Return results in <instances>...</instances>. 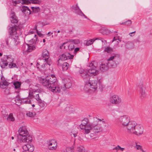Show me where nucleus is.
<instances>
[{"label": "nucleus", "instance_id": "obj_1", "mask_svg": "<svg viewBox=\"0 0 152 152\" xmlns=\"http://www.w3.org/2000/svg\"><path fill=\"white\" fill-rule=\"evenodd\" d=\"M96 120H94L93 123H89L88 119H85L84 121L86 122L83 123V125L80 126V127L83 129L82 132L85 134H88L91 132V134H95L99 133L102 131V127L98 124V122L102 121L103 123H104V121H102L101 119L96 118Z\"/></svg>", "mask_w": 152, "mask_h": 152}, {"label": "nucleus", "instance_id": "obj_2", "mask_svg": "<svg viewBox=\"0 0 152 152\" xmlns=\"http://www.w3.org/2000/svg\"><path fill=\"white\" fill-rule=\"evenodd\" d=\"M56 80V78L54 75H49L45 78H39L40 83L54 93H58L61 91L60 87L57 85Z\"/></svg>", "mask_w": 152, "mask_h": 152}, {"label": "nucleus", "instance_id": "obj_3", "mask_svg": "<svg viewBox=\"0 0 152 152\" xmlns=\"http://www.w3.org/2000/svg\"><path fill=\"white\" fill-rule=\"evenodd\" d=\"M10 18L11 23L14 24L15 26H12L10 28L9 33L10 36L5 39V42L7 46L9 45L8 42L10 39L15 40V38L18 37L17 31L19 25L18 23L19 20L14 12L12 11L10 15Z\"/></svg>", "mask_w": 152, "mask_h": 152}, {"label": "nucleus", "instance_id": "obj_4", "mask_svg": "<svg viewBox=\"0 0 152 152\" xmlns=\"http://www.w3.org/2000/svg\"><path fill=\"white\" fill-rule=\"evenodd\" d=\"M19 135L17 136L18 142L30 143L32 141V138L29 134L28 132L25 127H20L18 131Z\"/></svg>", "mask_w": 152, "mask_h": 152}, {"label": "nucleus", "instance_id": "obj_5", "mask_svg": "<svg viewBox=\"0 0 152 152\" xmlns=\"http://www.w3.org/2000/svg\"><path fill=\"white\" fill-rule=\"evenodd\" d=\"M119 59L116 55L112 56L108 58L107 62H102L100 65V70L103 72L107 71L108 69V64L113 67H116L119 64Z\"/></svg>", "mask_w": 152, "mask_h": 152}, {"label": "nucleus", "instance_id": "obj_6", "mask_svg": "<svg viewBox=\"0 0 152 152\" xmlns=\"http://www.w3.org/2000/svg\"><path fill=\"white\" fill-rule=\"evenodd\" d=\"M131 125V126H129L128 130L127 131L128 133L135 134L137 135H140L142 134L143 128L142 126L137 124L134 122Z\"/></svg>", "mask_w": 152, "mask_h": 152}, {"label": "nucleus", "instance_id": "obj_7", "mask_svg": "<svg viewBox=\"0 0 152 152\" xmlns=\"http://www.w3.org/2000/svg\"><path fill=\"white\" fill-rule=\"evenodd\" d=\"M98 83L97 80H91L90 79L85 82L84 87V90L86 91L89 92L90 91H96L97 88Z\"/></svg>", "mask_w": 152, "mask_h": 152}, {"label": "nucleus", "instance_id": "obj_8", "mask_svg": "<svg viewBox=\"0 0 152 152\" xmlns=\"http://www.w3.org/2000/svg\"><path fill=\"white\" fill-rule=\"evenodd\" d=\"M119 122L123 127H126L127 131L128 130L129 126H131L134 121H130L129 118L127 115H125L121 116L118 119Z\"/></svg>", "mask_w": 152, "mask_h": 152}, {"label": "nucleus", "instance_id": "obj_9", "mask_svg": "<svg viewBox=\"0 0 152 152\" xmlns=\"http://www.w3.org/2000/svg\"><path fill=\"white\" fill-rule=\"evenodd\" d=\"M74 56L70 54L68 52H65L60 56L59 58L58 61V66H61V64L60 63L61 61H63L66 60L72 59Z\"/></svg>", "mask_w": 152, "mask_h": 152}, {"label": "nucleus", "instance_id": "obj_10", "mask_svg": "<svg viewBox=\"0 0 152 152\" xmlns=\"http://www.w3.org/2000/svg\"><path fill=\"white\" fill-rule=\"evenodd\" d=\"M94 61H92L88 66L90 68L88 69L87 71L90 76H94L99 73V71L96 69V67L94 65Z\"/></svg>", "mask_w": 152, "mask_h": 152}, {"label": "nucleus", "instance_id": "obj_11", "mask_svg": "<svg viewBox=\"0 0 152 152\" xmlns=\"http://www.w3.org/2000/svg\"><path fill=\"white\" fill-rule=\"evenodd\" d=\"M42 58L44 60L47 64L50 66L52 64L51 59L50 58L49 51L46 49H44L42 53Z\"/></svg>", "mask_w": 152, "mask_h": 152}, {"label": "nucleus", "instance_id": "obj_12", "mask_svg": "<svg viewBox=\"0 0 152 152\" xmlns=\"http://www.w3.org/2000/svg\"><path fill=\"white\" fill-rule=\"evenodd\" d=\"M137 85L140 88L139 91H140V98L141 99H142L144 98L146 96L144 87L143 86V80H140L139 83H137Z\"/></svg>", "mask_w": 152, "mask_h": 152}, {"label": "nucleus", "instance_id": "obj_13", "mask_svg": "<svg viewBox=\"0 0 152 152\" xmlns=\"http://www.w3.org/2000/svg\"><path fill=\"white\" fill-rule=\"evenodd\" d=\"M121 98L118 96L114 95L110 98V101L112 104H119L121 102Z\"/></svg>", "mask_w": 152, "mask_h": 152}, {"label": "nucleus", "instance_id": "obj_14", "mask_svg": "<svg viewBox=\"0 0 152 152\" xmlns=\"http://www.w3.org/2000/svg\"><path fill=\"white\" fill-rule=\"evenodd\" d=\"M79 72L85 83L89 80L90 76L88 72H87L86 71L81 69H80Z\"/></svg>", "mask_w": 152, "mask_h": 152}, {"label": "nucleus", "instance_id": "obj_15", "mask_svg": "<svg viewBox=\"0 0 152 152\" xmlns=\"http://www.w3.org/2000/svg\"><path fill=\"white\" fill-rule=\"evenodd\" d=\"M22 48L23 51L28 52H30L35 49V47L30 46L28 44L26 43L23 44Z\"/></svg>", "mask_w": 152, "mask_h": 152}, {"label": "nucleus", "instance_id": "obj_16", "mask_svg": "<svg viewBox=\"0 0 152 152\" xmlns=\"http://www.w3.org/2000/svg\"><path fill=\"white\" fill-rule=\"evenodd\" d=\"M57 143L54 140H52L48 143V148L50 150H55L57 148Z\"/></svg>", "mask_w": 152, "mask_h": 152}, {"label": "nucleus", "instance_id": "obj_17", "mask_svg": "<svg viewBox=\"0 0 152 152\" xmlns=\"http://www.w3.org/2000/svg\"><path fill=\"white\" fill-rule=\"evenodd\" d=\"M21 10L22 12L23 13L26 15H28L30 14H31V12H32L31 11V10L27 6H22Z\"/></svg>", "mask_w": 152, "mask_h": 152}, {"label": "nucleus", "instance_id": "obj_18", "mask_svg": "<svg viewBox=\"0 0 152 152\" xmlns=\"http://www.w3.org/2000/svg\"><path fill=\"white\" fill-rule=\"evenodd\" d=\"M72 86V84L69 80L66 83L64 84L63 86H61V88L64 91L66 90V88H70Z\"/></svg>", "mask_w": 152, "mask_h": 152}, {"label": "nucleus", "instance_id": "obj_19", "mask_svg": "<svg viewBox=\"0 0 152 152\" xmlns=\"http://www.w3.org/2000/svg\"><path fill=\"white\" fill-rule=\"evenodd\" d=\"M18 100H19L23 104H31V102L30 99L29 98H22L20 99H18Z\"/></svg>", "mask_w": 152, "mask_h": 152}, {"label": "nucleus", "instance_id": "obj_20", "mask_svg": "<svg viewBox=\"0 0 152 152\" xmlns=\"http://www.w3.org/2000/svg\"><path fill=\"white\" fill-rule=\"evenodd\" d=\"M36 36L37 35L36 34H35L34 36V38L35 39H32L29 41V44H28L30 46H32L34 47H35V45L36 44V41H37V39Z\"/></svg>", "mask_w": 152, "mask_h": 152}, {"label": "nucleus", "instance_id": "obj_21", "mask_svg": "<svg viewBox=\"0 0 152 152\" xmlns=\"http://www.w3.org/2000/svg\"><path fill=\"white\" fill-rule=\"evenodd\" d=\"M38 102V104L39 106V108L40 110H43L45 107V104L44 102L42 100H40Z\"/></svg>", "mask_w": 152, "mask_h": 152}, {"label": "nucleus", "instance_id": "obj_22", "mask_svg": "<svg viewBox=\"0 0 152 152\" xmlns=\"http://www.w3.org/2000/svg\"><path fill=\"white\" fill-rule=\"evenodd\" d=\"M73 9L74 10V12L76 14L80 15H81L82 14H83V12L80 9L79 7H74Z\"/></svg>", "mask_w": 152, "mask_h": 152}, {"label": "nucleus", "instance_id": "obj_23", "mask_svg": "<svg viewBox=\"0 0 152 152\" xmlns=\"http://www.w3.org/2000/svg\"><path fill=\"white\" fill-rule=\"evenodd\" d=\"M8 64L6 60H4L1 59V62L0 63V66L2 68H4L6 66H7Z\"/></svg>", "mask_w": 152, "mask_h": 152}, {"label": "nucleus", "instance_id": "obj_24", "mask_svg": "<svg viewBox=\"0 0 152 152\" xmlns=\"http://www.w3.org/2000/svg\"><path fill=\"white\" fill-rule=\"evenodd\" d=\"M61 66L63 71H64L68 69L69 64L67 62H64Z\"/></svg>", "mask_w": 152, "mask_h": 152}, {"label": "nucleus", "instance_id": "obj_25", "mask_svg": "<svg viewBox=\"0 0 152 152\" xmlns=\"http://www.w3.org/2000/svg\"><path fill=\"white\" fill-rule=\"evenodd\" d=\"M31 9L32 10L33 12L34 13H38L40 12V9L39 7H31Z\"/></svg>", "mask_w": 152, "mask_h": 152}, {"label": "nucleus", "instance_id": "obj_26", "mask_svg": "<svg viewBox=\"0 0 152 152\" xmlns=\"http://www.w3.org/2000/svg\"><path fill=\"white\" fill-rule=\"evenodd\" d=\"M3 81L2 84H0V86L1 88H5L8 85V82L5 80Z\"/></svg>", "mask_w": 152, "mask_h": 152}, {"label": "nucleus", "instance_id": "obj_27", "mask_svg": "<svg viewBox=\"0 0 152 152\" xmlns=\"http://www.w3.org/2000/svg\"><path fill=\"white\" fill-rule=\"evenodd\" d=\"M36 115V113L34 112H31L30 111H27L26 113V115L29 117H34Z\"/></svg>", "mask_w": 152, "mask_h": 152}, {"label": "nucleus", "instance_id": "obj_28", "mask_svg": "<svg viewBox=\"0 0 152 152\" xmlns=\"http://www.w3.org/2000/svg\"><path fill=\"white\" fill-rule=\"evenodd\" d=\"M21 85V83L19 81H16L14 83V85L16 89L19 88Z\"/></svg>", "mask_w": 152, "mask_h": 152}, {"label": "nucleus", "instance_id": "obj_29", "mask_svg": "<svg viewBox=\"0 0 152 152\" xmlns=\"http://www.w3.org/2000/svg\"><path fill=\"white\" fill-rule=\"evenodd\" d=\"M96 39H100L98 38H96L94 40V39H91L88 40L86 42V45L87 46H89L91 44H93V42L95 41V40Z\"/></svg>", "mask_w": 152, "mask_h": 152}, {"label": "nucleus", "instance_id": "obj_30", "mask_svg": "<svg viewBox=\"0 0 152 152\" xmlns=\"http://www.w3.org/2000/svg\"><path fill=\"white\" fill-rule=\"evenodd\" d=\"M121 38L119 36H118V34H116L113 37V40L112 41V42L116 40H118L120 42H121Z\"/></svg>", "mask_w": 152, "mask_h": 152}, {"label": "nucleus", "instance_id": "obj_31", "mask_svg": "<svg viewBox=\"0 0 152 152\" xmlns=\"http://www.w3.org/2000/svg\"><path fill=\"white\" fill-rule=\"evenodd\" d=\"M29 146L27 147V148L28 149L27 151L28 152H32L34 150V147L32 145L29 144Z\"/></svg>", "mask_w": 152, "mask_h": 152}, {"label": "nucleus", "instance_id": "obj_32", "mask_svg": "<svg viewBox=\"0 0 152 152\" xmlns=\"http://www.w3.org/2000/svg\"><path fill=\"white\" fill-rule=\"evenodd\" d=\"M7 119L8 120H10L12 121H15V118L13 116L12 113H11L9 114L7 118Z\"/></svg>", "mask_w": 152, "mask_h": 152}, {"label": "nucleus", "instance_id": "obj_33", "mask_svg": "<svg viewBox=\"0 0 152 152\" xmlns=\"http://www.w3.org/2000/svg\"><path fill=\"white\" fill-rule=\"evenodd\" d=\"M9 66L10 68H12L14 67H16L17 68H18L16 64L13 63L9 64Z\"/></svg>", "mask_w": 152, "mask_h": 152}, {"label": "nucleus", "instance_id": "obj_34", "mask_svg": "<svg viewBox=\"0 0 152 152\" xmlns=\"http://www.w3.org/2000/svg\"><path fill=\"white\" fill-rule=\"evenodd\" d=\"M12 2L14 4V5L20 3L21 0H11Z\"/></svg>", "mask_w": 152, "mask_h": 152}, {"label": "nucleus", "instance_id": "obj_35", "mask_svg": "<svg viewBox=\"0 0 152 152\" xmlns=\"http://www.w3.org/2000/svg\"><path fill=\"white\" fill-rule=\"evenodd\" d=\"M68 49L69 50H72L74 49L75 46L73 43L70 44L68 46Z\"/></svg>", "mask_w": 152, "mask_h": 152}, {"label": "nucleus", "instance_id": "obj_36", "mask_svg": "<svg viewBox=\"0 0 152 152\" xmlns=\"http://www.w3.org/2000/svg\"><path fill=\"white\" fill-rule=\"evenodd\" d=\"M32 4H39L41 2V1L39 0H31Z\"/></svg>", "mask_w": 152, "mask_h": 152}, {"label": "nucleus", "instance_id": "obj_37", "mask_svg": "<svg viewBox=\"0 0 152 152\" xmlns=\"http://www.w3.org/2000/svg\"><path fill=\"white\" fill-rule=\"evenodd\" d=\"M112 49L110 47H107L104 49V51L107 53H110L112 51Z\"/></svg>", "mask_w": 152, "mask_h": 152}, {"label": "nucleus", "instance_id": "obj_38", "mask_svg": "<svg viewBox=\"0 0 152 152\" xmlns=\"http://www.w3.org/2000/svg\"><path fill=\"white\" fill-rule=\"evenodd\" d=\"M69 41L71 42L74 43L75 44H78L80 43V41L78 39H70Z\"/></svg>", "mask_w": 152, "mask_h": 152}, {"label": "nucleus", "instance_id": "obj_39", "mask_svg": "<svg viewBox=\"0 0 152 152\" xmlns=\"http://www.w3.org/2000/svg\"><path fill=\"white\" fill-rule=\"evenodd\" d=\"M117 111L119 113H123L124 111V107L120 106L117 109Z\"/></svg>", "mask_w": 152, "mask_h": 152}, {"label": "nucleus", "instance_id": "obj_40", "mask_svg": "<svg viewBox=\"0 0 152 152\" xmlns=\"http://www.w3.org/2000/svg\"><path fill=\"white\" fill-rule=\"evenodd\" d=\"M34 98L36 99L38 102L40 100H41L39 96V94H36L35 96H34Z\"/></svg>", "mask_w": 152, "mask_h": 152}, {"label": "nucleus", "instance_id": "obj_41", "mask_svg": "<svg viewBox=\"0 0 152 152\" xmlns=\"http://www.w3.org/2000/svg\"><path fill=\"white\" fill-rule=\"evenodd\" d=\"M29 146V144H27L22 146V148L24 151H27L28 150L27 148Z\"/></svg>", "mask_w": 152, "mask_h": 152}, {"label": "nucleus", "instance_id": "obj_42", "mask_svg": "<svg viewBox=\"0 0 152 152\" xmlns=\"http://www.w3.org/2000/svg\"><path fill=\"white\" fill-rule=\"evenodd\" d=\"M22 2L21 3L22 4H28L30 3V1L28 0H22Z\"/></svg>", "mask_w": 152, "mask_h": 152}, {"label": "nucleus", "instance_id": "obj_43", "mask_svg": "<svg viewBox=\"0 0 152 152\" xmlns=\"http://www.w3.org/2000/svg\"><path fill=\"white\" fill-rule=\"evenodd\" d=\"M132 21L131 20H129L126 22H124V23H125V24L127 26H129L132 24Z\"/></svg>", "mask_w": 152, "mask_h": 152}, {"label": "nucleus", "instance_id": "obj_44", "mask_svg": "<svg viewBox=\"0 0 152 152\" xmlns=\"http://www.w3.org/2000/svg\"><path fill=\"white\" fill-rule=\"evenodd\" d=\"M66 152H72V149L70 147H67L66 148Z\"/></svg>", "mask_w": 152, "mask_h": 152}, {"label": "nucleus", "instance_id": "obj_45", "mask_svg": "<svg viewBox=\"0 0 152 152\" xmlns=\"http://www.w3.org/2000/svg\"><path fill=\"white\" fill-rule=\"evenodd\" d=\"M120 146L119 145H118L116 147L114 148L113 149V150H116L117 151L120 150Z\"/></svg>", "mask_w": 152, "mask_h": 152}, {"label": "nucleus", "instance_id": "obj_46", "mask_svg": "<svg viewBox=\"0 0 152 152\" xmlns=\"http://www.w3.org/2000/svg\"><path fill=\"white\" fill-rule=\"evenodd\" d=\"M37 33L38 35L39 36V37H43V35H44L42 34L41 33H40V32H38V31H37Z\"/></svg>", "mask_w": 152, "mask_h": 152}, {"label": "nucleus", "instance_id": "obj_47", "mask_svg": "<svg viewBox=\"0 0 152 152\" xmlns=\"http://www.w3.org/2000/svg\"><path fill=\"white\" fill-rule=\"evenodd\" d=\"M80 48H75L74 50V53L76 54V53L79 50Z\"/></svg>", "mask_w": 152, "mask_h": 152}, {"label": "nucleus", "instance_id": "obj_48", "mask_svg": "<svg viewBox=\"0 0 152 152\" xmlns=\"http://www.w3.org/2000/svg\"><path fill=\"white\" fill-rule=\"evenodd\" d=\"M136 32V31H135L134 32L129 33V35L131 37H133L134 35V33Z\"/></svg>", "mask_w": 152, "mask_h": 152}, {"label": "nucleus", "instance_id": "obj_49", "mask_svg": "<svg viewBox=\"0 0 152 152\" xmlns=\"http://www.w3.org/2000/svg\"><path fill=\"white\" fill-rule=\"evenodd\" d=\"M85 119H88V118H84V119H83V120L82 121V123L80 125V128L81 129H82L83 130V129H82L81 128V127H80V126L81 125H83V122H84V123H86V121H84V120H85Z\"/></svg>", "mask_w": 152, "mask_h": 152}, {"label": "nucleus", "instance_id": "obj_50", "mask_svg": "<svg viewBox=\"0 0 152 152\" xmlns=\"http://www.w3.org/2000/svg\"><path fill=\"white\" fill-rule=\"evenodd\" d=\"M136 147L137 149L138 150H139V149L140 150L141 149V148H142V147H141L140 145H136Z\"/></svg>", "mask_w": 152, "mask_h": 152}, {"label": "nucleus", "instance_id": "obj_51", "mask_svg": "<svg viewBox=\"0 0 152 152\" xmlns=\"http://www.w3.org/2000/svg\"><path fill=\"white\" fill-rule=\"evenodd\" d=\"M66 43H67V42H64V43H63V44H62V45L60 46V48L61 49H62V47H63V45H65V44H66Z\"/></svg>", "mask_w": 152, "mask_h": 152}, {"label": "nucleus", "instance_id": "obj_52", "mask_svg": "<svg viewBox=\"0 0 152 152\" xmlns=\"http://www.w3.org/2000/svg\"><path fill=\"white\" fill-rule=\"evenodd\" d=\"M1 80L3 81H4V80H5V77H4V76L3 75H2L1 76Z\"/></svg>", "mask_w": 152, "mask_h": 152}, {"label": "nucleus", "instance_id": "obj_53", "mask_svg": "<svg viewBox=\"0 0 152 152\" xmlns=\"http://www.w3.org/2000/svg\"><path fill=\"white\" fill-rule=\"evenodd\" d=\"M48 64H47V63L46 62V63L44 64H42V68H44V67H45V66L46 65H47Z\"/></svg>", "mask_w": 152, "mask_h": 152}, {"label": "nucleus", "instance_id": "obj_54", "mask_svg": "<svg viewBox=\"0 0 152 152\" xmlns=\"http://www.w3.org/2000/svg\"><path fill=\"white\" fill-rule=\"evenodd\" d=\"M72 7V9H73V8H74V7H79L78 6V4L77 3V4H76L75 6H73Z\"/></svg>", "mask_w": 152, "mask_h": 152}, {"label": "nucleus", "instance_id": "obj_55", "mask_svg": "<svg viewBox=\"0 0 152 152\" xmlns=\"http://www.w3.org/2000/svg\"><path fill=\"white\" fill-rule=\"evenodd\" d=\"M82 16H84V17L86 18V19H89L88 18H87V17L83 13V14H82L81 15Z\"/></svg>", "mask_w": 152, "mask_h": 152}, {"label": "nucleus", "instance_id": "obj_56", "mask_svg": "<svg viewBox=\"0 0 152 152\" xmlns=\"http://www.w3.org/2000/svg\"><path fill=\"white\" fill-rule=\"evenodd\" d=\"M34 29H35L37 31H38L37 29V26L36 25H35Z\"/></svg>", "mask_w": 152, "mask_h": 152}, {"label": "nucleus", "instance_id": "obj_57", "mask_svg": "<svg viewBox=\"0 0 152 152\" xmlns=\"http://www.w3.org/2000/svg\"><path fill=\"white\" fill-rule=\"evenodd\" d=\"M124 148H122L120 147V150H121V151H122L124 150Z\"/></svg>", "mask_w": 152, "mask_h": 152}, {"label": "nucleus", "instance_id": "obj_58", "mask_svg": "<svg viewBox=\"0 0 152 152\" xmlns=\"http://www.w3.org/2000/svg\"><path fill=\"white\" fill-rule=\"evenodd\" d=\"M53 32H52L51 33L50 32H50H48L47 34V35L49 34H53Z\"/></svg>", "mask_w": 152, "mask_h": 152}, {"label": "nucleus", "instance_id": "obj_59", "mask_svg": "<svg viewBox=\"0 0 152 152\" xmlns=\"http://www.w3.org/2000/svg\"><path fill=\"white\" fill-rule=\"evenodd\" d=\"M140 150L142 152H145V151H144V150H143V149H142V148H141V149H140Z\"/></svg>", "mask_w": 152, "mask_h": 152}, {"label": "nucleus", "instance_id": "obj_60", "mask_svg": "<svg viewBox=\"0 0 152 152\" xmlns=\"http://www.w3.org/2000/svg\"><path fill=\"white\" fill-rule=\"evenodd\" d=\"M73 134V135L74 137H75L77 136V134Z\"/></svg>", "mask_w": 152, "mask_h": 152}, {"label": "nucleus", "instance_id": "obj_61", "mask_svg": "<svg viewBox=\"0 0 152 152\" xmlns=\"http://www.w3.org/2000/svg\"><path fill=\"white\" fill-rule=\"evenodd\" d=\"M104 40V39H102V40H102V42H104H104H106V41L105 40Z\"/></svg>", "mask_w": 152, "mask_h": 152}, {"label": "nucleus", "instance_id": "obj_62", "mask_svg": "<svg viewBox=\"0 0 152 152\" xmlns=\"http://www.w3.org/2000/svg\"><path fill=\"white\" fill-rule=\"evenodd\" d=\"M43 42H45V39H43Z\"/></svg>", "mask_w": 152, "mask_h": 152}, {"label": "nucleus", "instance_id": "obj_63", "mask_svg": "<svg viewBox=\"0 0 152 152\" xmlns=\"http://www.w3.org/2000/svg\"><path fill=\"white\" fill-rule=\"evenodd\" d=\"M32 106L33 107H34L35 106V105L34 104H33L32 105Z\"/></svg>", "mask_w": 152, "mask_h": 152}, {"label": "nucleus", "instance_id": "obj_64", "mask_svg": "<svg viewBox=\"0 0 152 152\" xmlns=\"http://www.w3.org/2000/svg\"><path fill=\"white\" fill-rule=\"evenodd\" d=\"M2 54L1 53H0V56H2Z\"/></svg>", "mask_w": 152, "mask_h": 152}]
</instances>
